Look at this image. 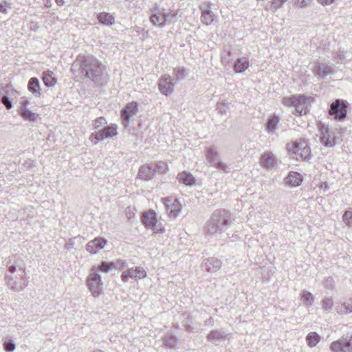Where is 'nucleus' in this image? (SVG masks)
Masks as SVG:
<instances>
[{
	"instance_id": "f257e3e1",
	"label": "nucleus",
	"mask_w": 352,
	"mask_h": 352,
	"mask_svg": "<svg viewBox=\"0 0 352 352\" xmlns=\"http://www.w3.org/2000/svg\"><path fill=\"white\" fill-rule=\"evenodd\" d=\"M105 65L93 56H79L71 66L72 74L80 79L87 78L97 85L107 82Z\"/></svg>"
},
{
	"instance_id": "f03ea898",
	"label": "nucleus",
	"mask_w": 352,
	"mask_h": 352,
	"mask_svg": "<svg viewBox=\"0 0 352 352\" xmlns=\"http://www.w3.org/2000/svg\"><path fill=\"white\" fill-rule=\"evenodd\" d=\"M25 274L24 265L15 262L14 264L8 265L5 278L8 287L14 292L22 291L28 285Z\"/></svg>"
},
{
	"instance_id": "7ed1b4c3",
	"label": "nucleus",
	"mask_w": 352,
	"mask_h": 352,
	"mask_svg": "<svg viewBox=\"0 0 352 352\" xmlns=\"http://www.w3.org/2000/svg\"><path fill=\"white\" fill-rule=\"evenodd\" d=\"M230 223V214L228 210H215L206 223V234L211 236L221 234L226 230Z\"/></svg>"
},
{
	"instance_id": "20e7f679",
	"label": "nucleus",
	"mask_w": 352,
	"mask_h": 352,
	"mask_svg": "<svg viewBox=\"0 0 352 352\" xmlns=\"http://www.w3.org/2000/svg\"><path fill=\"white\" fill-rule=\"evenodd\" d=\"M283 103L285 106L294 107V112L298 115L307 114L309 111V98L304 96L285 97Z\"/></svg>"
},
{
	"instance_id": "39448f33",
	"label": "nucleus",
	"mask_w": 352,
	"mask_h": 352,
	"mask_svg": "<svg viewBox=\"0 0 352 352\" xmlns=\"http://www.w3.org/2000/svg\"><path fill=\"white\" fill-rule=\"evenodd\" d=\"M320 141L327 147H333L342 141L341 133L338 130H330L324 124H320Z\"/></svg>"
},
{
	"instance_id": "423d86ee",
	"label": "nucleus",
	"mask_w": 352,
	"mask_h": 352,
	"mask_svg": "<svg viewBox=\"0 0 352 352\" xmlns=\"http://www.w3.org/2000/svg\"><path fill=\"white\" fill-rule=\"evenodd\" d=\"M87 285L94 297H98L103 290V282L101 276L96 273L95 268H91L87 278Z\"/></svg>"
},
{
	"instance_id": "0eeeda50",
	"label": "nucleus",
	"mask_w": 352,
	"mask_h": 352,
	"mask_svg": "<svg viewBox=\"0 0 352 352\" xmlns=\"http://www.w3.org/2000/svg\"><path fill=\"white\" fill-rule=\"evenodd\" d=\"M347 107L348 102L346 100L336 99L330 105L329 116L335 120L343 121L347 116Z\"/></svg>"
},
{
	"instance_id": "6e6552de",
	"label": "nucleus",
	"mask_w": 352,
	"mask_h": 352,
	"mask_svg": "<svg viewBox=\"0 0 352 352\" xmlns=\"http://www.w3.org/2000/svg\"><path fill=\"white\" fill-rule=\"evenodd\" d=\"M117 126L116 124H111L108 126H104L98 132L92 133L89 139L91 141L95 140L94 144H96L99 141L103 140L105 138L114 137L117 135Z\"/></svg>"
},
{
	"instance_id": "1a4fd4ad",
	"label": "nucleus",
	"mask_w": 352,
	"mask_h": 352,
	"mask_svg": "<svg viewBox=\"0 0 352 352\" xmlns=\"http://www.w3.org/2000/svg\"><path fill=\"white\" fill-rule=\"evenodd\" d=\"M330 349L333 352H352V335L333 342Z\"/></svg>"
},
{
	"instance_id": "9d476101",
	"label": "nucleus",
	"mask_w": 352,
	"mask_h": 352,
	"mask_svg": "<svg viewBox=\"0 0 352 352\" xmlns=\"http://www.w3.org/2000/svg\"><path fill=\"white\" fill-rule=\"evenodd\" d=\"M294 153L297 157H300L305 161H309L311 157V149L307 143L304 140L296 141L293 143Z\"/></svg>"
},
{
	"instance_id": "9b49d317",
	"label": "nucleus",
	"mask_w": 352,
	"mask_h": 352,
	"mask_svg": "<svg viewBox=\"0 0 352 352\" xmlns=\"http://www.w3.org/2000/svg\"><path fill=\"white\" fill-rule=\"evenodd\" d=\"M162 201L170 217H176L181 212L182 207L178 200L168 197L162 198Z\"/></svg>"
},
{
	"instance_id": "f8f14e48",
	"label": "nucleus",
	"mask_w": 352,
	"mask_h": 352,
	"mask_svg": "<svg viewBox=\"0 0 352 352\" xmlns=\"http://www.w3.org/2000/svg\"><path fill=\"white\" fill-rule=\"evenodd\" d=\"M138 107V102H132L126 105L125 107L121 111L122 124L124 127L128 126L130 118L137 114Z\"/></svg>"
},
{
	"instance_id": "ddd939ff",
	"label": "nucleus",
	"mask_w": 352,
	"mask_h": 352,
	"mask_svg": "<svg viewBox=\"0 0 352 352\" xmlns=\"http://www.w3.org/2000/svg\"><path fill=\"white\" fill-rule=\"evenodd\" d=\"M164 18V8L155 7L151 10L150 21L153 25L164 28L166 25Z\"/></svg>"
},
{
	"instance_id": "4468645a",
	"label": "nucleus",
	"mask_w": 352,
	"mask_h": 352,
	"mask_svg": "<svg viewBox=\"0 0 352 352\" xmlns=\"http://www.w3.org/2000/svg\"><path fill=\"white\" fill-rule=\"evenodd\" d=\"M175 84L171 81V77L169 75L161 76L158 82V87L160 92L166 96L171 94L173 91Z\"/></svg>"
},
{
	"instance_id": "2eb2a0df",
	"label": "nucleus",
	"mask_w": 352,
	"mask_h": 352,
	"mask_svg": "<svg viewBox=\"0 0 352 352\" xmlns=\"http://www.w3.org/2000/svg\"><path fill=\"white\" fill-rule=\"evenodd\" d=\"M107 241L102 237H96L88 242L86 245V250L91 254H96L100 250L104 248Z\"/></svg>"
},
{
	"instance_id": "dca6fc26",
	"label": "nucleus",
	"mask_w": 352,
	"mask_h": 352,
	"mask_svg": "<svg viewBox=\"0 0 352 352\" xmlns=\"http://www.w3.org/2000/svg\"><path fill=\"white\" fill-rule=\"evenodd\" d=\"M221 265L222 262L221 260L214 257H210L204 260L201 267L206 272L214 273L221 268Z\"/></svg>"
},
{
	"instance_id": "f3484780",
	"label": "nucleus",
	"mask_w": 352,
	"mask_h": 352,
	"mask_svg": "<svg viewBox=\"0 0 352 352\" xmlns=\"http://www.w3.org/2000/svg\"><path fill=\"white\" fill-rule=\"evenodd\" d=\"M200 9L201 10V22L207 25H210L217 16L211 10L210 5L205 3L200 7Z\"/></svg>"
},
{
	"instance_id": "a211bd4d",
	"label": "nucleus",
	"mask_w": 352,
	"mask_h": 352,
	"mask_svg": "<svg viewBox=\"0 0 352 352\" xmlns=\"http://www.w3.org/2000/svg\"><path fill=\"white\" fill-rule=\"evenodd\" d=\"M155 173L151 163L140 166L138 172V177L141 179L148 181L153 178Z\"/></svg>"
},
{
	"instance_id": "6ab92c4d",
	"label": "nucleus",
	"mask_w": 352,
	"mask_h": 352,
	"mask_svg": "<svg viewBox=\"0 0 352 352\" xmlns=\"http://www.w3.org/2000/svg\"><path fill=\"white\" fill-rule=\"evenodd\" d=\"M142 223L147 229H152L157 227V218L156 213L150 210L143 214L142 218Z\"/></svg>"
},
{
	"instance_id": "aec40b11",
	"label": "nucleus",
	"mask_w": 352,
	"mask_h": 352,
	"mask_svg": "<svg viewBox=\"0 0 352 352\" xmlns=\"http://www.w3.org/2000/svg\"><path fill=\"white\" fill-rule=\"evenodd\" d=\"M337 314L346 315L352 312V295L344 302L337 303L335 307Z\"/></svg>"
},
{
	"instance_id": "412c9836",
	"label": "nucleus",
	"mask_w": 352,
	"mask_h": 352,
	"mask_svg": "<svg viewBox=\"0 0 352 352\" xmlns=\"http://www.w3.org/2000/svg\"><path fill=\"white\" fill-rule=\"evenodd\" d=\"M302 182V175L297 172H290L285 179V183L291 186H298Z\"/></svg>"
},
{
	"instance_id": "4be33fe9",
	"label": "nucleus",
	"mask_w": 352,
	"mask_h": 352,
	"mask_svg": "<svg viewBox=\"0 0 352 352\" xmlns=\"http://www.w3.org/2000/svg\"><path fill=\"white\" fill-rule=\"evenodd\" d=\"M261 162L266 168H272L275 165L276 157L271 152H265L261 156Z\"/></svg>"
},
{
	"instance_id": "5701e85b",
	"label": "nucleus",
	"mask_w": 352,
	"mask_h": 352,
	"mask_svg": "<svg viewBox=\"0 0 352 352\" xmlns=\"http://www.w3.org/2000/svg\"><path fill=\"white\" fill-rule=\"evenodd\" d=\"M42 80L47 87H54L57 82L54 73L50 70L43 72Z\"/></svg>"
},
{
	"instance_id": "b1692460",
	"label": "nucleus",
	"mask_w": 352,
	"mask_h": 352,
	"mask_svg": "<svg viewBox=\"0 0 352 352\" xmlns=\"http://www.w3.org/2000/svg\"><path fill=\"white\" fill-rule=\"evenodd\" d=\"M316 75L320 78H324L332 72V68L326 63H318L316 66Z\"/></svg>"
},
{
	"instance_id": "393cba45",
	"label": "nucleus",
	"mask_w": 352,
	"mask_h": 352,
	"mask_svg": "<svg viewBox=\"0 0 352 352\" xmlns=\"http://www.w3.org/2000/svg\"><path fill=\"white\" fill-rule=\"evenodd\" d=\"M249 67V60L246 57L237 58L234 65V70L236 73H242Z\"/></svg>"
},
{
	"instance_id": "a878e982",
	"label": "nucleus",
	"mask_w": 352,
	"mask_h": 352,
	"mask_svg": "<svg viewBox=\"0 0 352 352\" xmlns=\"http://www.w3.org/2000/svg\"><path fill=\"white\" fill-rule=\"evenodd\" d=\"M179 182L183 183L187 186H192L195 184V179L192 175L188 172H182L178 174L177 177Z\"/></svg>"
},
{
	"instance_id": "bb28decb",
	"label": "nucleus",
	"mask_w": 352,
	"mask_h": 352,
	"mask_svg": "<svg viewBox=\"0 0 352 352\" xmlns=\"http://www.w3.org/2000/svg\"><path fill=\"white\" fill-rule=\"evenodd\" d=\"M166 25L175 23L178 19V12L170 9H164Z\"/></svg>"
},
{
	"instance_id": "cd10ccee",
	"label": "nucleus",
	"mask_w": 352,
	"mask_h": 352,
	"mask_svg": "<svg viewBox=\"0 0 352 352\" xmlns=\"http://www.w3.org/2000/svg\"><path fill=\"white\" fill-rule=\"evenodd\" d=\"M163 344L170 349H175L178 342V339L173 335L167 334L162 338Z\"/></svg>"
},
{
	"instance_id": "c85d7f7f",
	"label": "nucleus",
	"mask_w": 352,
	"mask_h": 352,
	"mask_svg": "<svg viewBox=\"0 0 352 352\" xmlns=\"http://www.w3.org/2000/svg\"><path fill=\"white\" fill-rule=\"evenodd\" d=\"M28 90L34 95L40 94V82L37 78L32 77L28 82Z\"/></svg>"
},
{
	"instance_id": "c756f323",
	"label": "nucleus",
	"mask_w": 352,
	"mask_h": 352,
	"mask_svg": "<svg viewBox=\"0 0 352 352\" xmlns=\"http://www.w3.org/2000/svg\"><path fill=\"white\" fill-rule=\"evenodd\" d=\"M279 121L280 119L276 116L270 118L266 123V130L269 133H274L275 131L278 129Z\"/></svg>"
},
{
	"instance_id": "7c9ffc66",
	"label": "nucleus",
	"mask_w": 352,
	"mask_h": 352,
	"mask_svg": "<svg viewBox=\"0 0 352 352\" xmlns=\"http://www.w3.org/2000/svg\"><path fill=\"white\" fill-rule=\"evenodd\" d=\"M218 152L215 147L212 146L208 148L206 152V158L208 161V163L211 166L215 164L217 160Z\"/></svg>"
},
{
	"instance_id": "2f4dec72",
	"label": "nucleus",
	"mask_w": 352,
	"mask_h": 352,
	"mask_svg": "<svg viewBox=\"0 0 352 352\" xmlns=\"http://www.w3.org/2000/svg\"><path fill=\"white\" fill-rule=\"evenodd\" d=\"M116 264L113 262L102 261L100 265L98 266L94 265L91 268H95L96 270V273H98V272L107 273Z\"/></svg>"
},
{
	"instance_id": "473e14b6",
	"label": "nucleus",
	"mask_w": 352,
	"mask_h": 352,
	"mask_svg": "<svg viewBox=\"0 0 352 352\" xmlns=\"http://www.w3.org/2000/svg\"><path fill=\"white\" fill-rule=\"evenodd\" d=\"M320 337L316 332H310L306 336V342L310 347H314L320 342Z\"/></svg>"
},
{
	"instance_id": "72a5a7b5",
	"label": "nucleus",
	"mask_w": 352,
	"mask_h": 352,
	"mask_svg": "<svg viewBox=\"0 0 352 352\" xmlns=\"http://www.w3.org/2000/svg\"><path fill=\"white\" fill-rule=\"evenodd\" d=\"M334 305L332 297H325L321 301V308L326 313H330Z\"/></svg>"
},
{
	"instance_id": "f704fd0d",
	"label": "nucleus",
	"mask_w": 352,
	"mask_h": 352,
	"mask_svg": "<svg viewBox=\"0 0 352 352\" xmlns=\"http://www.w3.org/2000/svg\"><path fill=\"white\" fill-rule=\"evenodd\" d=\"M226 333L225 331L221 330H212L209 334L207 336V339L209 341H212L214 340H221L226 338Z\"/></svg>"
},
{
	"instance_id": "c9c22d12",
	"label": "nucleus",
	"mask_w": 352,
	"mask_h": 352,
	"mask_svg": "<svg viewBox=\"0 0 352 352\" xmlns=\"http://www.w3.org/2000/svg\"><path fill=\"white\" fill-rule=\"evenodd\" d=\"M98 19L100 23L103 25H112L114 23V17L106 12L100 13L98 14Z\"/></svg>"
},
{
	"instance_id": "e433bc0d",
	"label": "nucleus",
	"mask_w": 352,
	"mask_h": 352,
	"mask_svg": "<svg viewBox=\"0 0 352 352\" xmlns=\"http://www.w3.org/2000/svg\"><path fill=\"white\" fill-rule=\"evenodd\" d=\"M300 299L305 305L309 306L313 305L315 298L311 293L304 290L300 294Z\"/></svg>"
},
{
	"instance_id": "4c0bfd02",
	"label": "nucleus",
	"mask_w": 352,
	"mask_h": 352,
	"mask_svg": "<svg viewBox=\"0 0 352 352\" xmlns=\"http://www.w3.org/2000/svg\"><path fill=\"white\" fill-rule=\"evenodd\" d=\"M153 168H154L155 173H158L160 174L166 173L168 170V166L167 164L162 161L155 162V163H151Z\"/></svg>"
},
{
	"instance_id": "58836bf2",
	"label": "nucleus",
	"mask_w": 352,
	"mask_h": 352,
	"mask_svg": "<svg viewBox=\"0 0 352 352\" xmlns=\"http://www.w3.org/2000/svg\"><path fill=\"white\" fill-rule=\"evenodd\" d=\"M136 276L135 268L132 267L122 273L121 279L124 282H126L129 278H135L136 280Z\"/></svg>"
},
{
	"instance_id": "ea45409f",
	"label": "nucleus",
	"mask_w": 352,
	"mask_h": 352,
	"mask_svg": "<svg viewBox=\"0 0 352 352\" xmlns=\"http://www.w3.org/2000/svg\"><path fill=\"white\" fill-rule=\"evenodd\" d=\"M21 117H22L25 120L35 122L38 118V114L28 109V111H24V113L21 115Z\"/></svg>"
},
{
	"instance_id": "a19ab883",
	"label": "nucleus",
	"mask_w": 352,
	"mask_h": 352,
	"mask_svg": "<svg viewBox=\"0 0 352 352\" xmlns=\"http://www.w3.org/2000/svg\"><path fill=\"white\" fill-rule=\"evenodd\" d=\"M342 220L346 226H352V211H345L342 216Z\"/></svg>"
},
{
	"instance_id": "79ce46f5",
	"label": "nucleus",
	"mask_w": 352,
	"mask_h": 352,
	"mask_svg": "<svg viewBox=\"0 0 352 352\" xmlns=\"http://www.w3.org/2000/svg\"><path fill=\"white\" fill-rule=\"evenodd\" d=\"M212 166L224 173H229L230 171V168L226 164L222 162L217 161L215 164H213Z\"/></svg>"
},
{
	"instance_id": "37998d69",
	"label": "nucleus",
	"mask_w": 352,
	"mask_h": 352,
	"mask_svg": "<svg viewBox=\"0 0 352 352\" xmlns=\"http://www.w3.org/2000/svg\"><path fill=\"white\" fill-rule=\"evenodd\" d=\"M1 102L5 106L6 109L10 110L12 108L13 104L9 97L3 95L0 98Z\"/></svg>"
},
{
	"instance_id": "c03bdc74",
	"label": "nucleus",
	"mask_w": 352,
	"mask_h": 352,
	"mask_svg": "<svg viewBox=\"0 0 352 352\" xmlns=\"http://www.w3.org/2000/svg\"><path fill=\"white\" fill-rule=\"evenodd\" d=\"M136 280L140 279H143L146 276V272L142 267H135Z\"/></svg>"
},
{
	"instance_id": "a18cd8bd",
	"label": "nucleus",
	"mask_w": 352,
	"mask_h": 352,
	"mask_svg": "<svg viewBox=\"0 0 352 352\" xmlns=\"http://www.w3.org/2000/svg\"><path fill=\"white\" fill-rule=\"evenodd\" d=\"M15 348H16V344L11 340H6L3 343V349L6 352H12L14 351Z\"/></svg>"
},
{
	"instance_id": "49530a36",
	"label": "nucleus",
	"mask_w": 352,
	"mask_h": 352,
	"mask_svg": "<svg viewBox=\"0 0 352 352\" xmlns=\"http://www.w3.org/2000/svg\"><path fill=\"white\" fill-rule=\"evenodd\" d=\"M283 7V4L281 3V1L280 0H273L271 2L270 8H265L266 10H272V12L276 11L278 9L281 8Z\"/></svg>"
},
{
	"instance_id": "de8ad7c7",
	"label": "nucleus",
	"mask_w": 352,
	"mask_h": 352,
	"mask_svg": "<svg viewBox=\"0 0 352 352\" xmlns=\"http://www.w3.org/2000/svg\"><path fill=\"white\" fill-rule=\"evenodd\" d=\"M107 124L106 119L104 117H100L95 120L94 121V129H98L101 127H104V126Z\"/></svg>"
},
{
	"instance_id": "09e8293b",
	"label": "nucleus",
	"mask_w": 352,
	"mask_h": 352,
	"mask_svg": "<svg viewBox=\"0 0 352 352\" xmlns=\"http://www.w3.org/2000/svg\"><path fill=\"white\" fill-rule=\"evenodd\" d=\"M173 71L178 79H183L186 76V70L184 67H176Z\"/></svg>"
},
{
	"instance_id": "8fccbe9b",
	"label": "nucleus",
	"mask_w": 352,
	"mask_h": 352,
	"mask_svg": "<svg viewBox=\"0 0 352 352\" xmlns=\"http://www.w3.org/2000/svg\"><path fill=\"white\" fill-rule=\"evenodd\" d=\"M30 102L28 100H24L21 102H20V107L19 109V114L21 116L22 113H24V111H26L28 110L27 107L29 105Z\"/></svg>"
},
{
	"instance_id": "3c124183",
	"label": "nucleus",
	"mask_w": 352,
	"mask_h": 352,
	"mask_svg": "<svg viewBox=\"0 0 352 352\" xmlns=\"http://www.w3.org/2000/svg\"><path fill=\"white\" fill-rule=\"evenodd\" d=\"M294 4L301 8L307 7L311 0H294Z\"/></svg>"
},
{
	"instance_id": "603ef678",
	"label": "nucleus",
	"mask_w": 352,
	"mask_h": 352,
	"mask_svg": "<svg viewBox=\"0 0 352 352\" xmlns=\"http://www.w3.org/2000/svg\"><path fill=\"white\" fill-rule=\"evenodd\" d=\"M152 229L155 230V234L164 233L165 232L164 228L160 223H157V227H155Z\"/></svg>"
},
{
	"instance_id": "864d4df0",
	"label": "nucleus",
	"mask_w": 352,
	"mask_h": 352,
	"mask_svg": "<svg viewBox=\"0 0 352 352\" xmlns=\"http://www.w3.org/2000/svg\"><path fill=\"white\" fill-rule=\"evenodd\" d=\"M336 0H318V1L322 6L330 5L334 3Z\"/></svg>"
},
{
	"instance_id": "5fc2aeb1",
	"label": "nucleus",
	"mask_w": 352,
	"mask_h": 352,
	"mask_svg": "<svg viewBox=\"0 0 352 352\" xmlns=\"http://www.w3.org/2000/svg\"><path fill=\"white\" fill-rule=\"evenodd\" d=\"M214 324V320L212 317H210L208 319H207L206 321H205V324L206 325H209V326H212Z\"/></svg>"
},
{
	"instance_id": "6e6d98bb",
	"label": "nucleus",
	"mask_w": 352,
	"mask_h": 352,
	"mask_svg": "<svg viewBox=\"0 0 352 352\" xmlns=\"http://www.w3.org/2000/svg\"><path fill=\"white\" fill-rule=\"evenodd\" d=\"M7 12V6L1 3H0V12L6 13Z\"/></svg>"
},
{
	"instance_id": "4d7b16f0",
	"label": "nucleus",
	"mask_w": 352,
	"mask_h": 352,
	"mask_svg": "<svg viewBox=\"0 0 352 352\" xmlns=\"http://www.w3.org/2000/svg\"><path fill=\"white\" fill-rule=\"evenodd\" d=\"M45 1V6L47 8H50L52 5V0H43Z\"/></svg>"
},
{
	"instance_id": "13d9d810",
	"label": "nucleus",
	"mask_w": 352,
	"mask_h": 352,
	"mask_svg": "<svg viewBox=\"0 0 352 352\" xmlns=\"http://www.w3.org/2000/svg\"><path fill=\"white\" fill-rule=\"evenodd\" d=\"M55 1H56V4H57L58 6H63V4H64V3H65L64 0H55Z\"/></svg>"
},
{
	"instance_id": "bf43d9fd",
	"label": "nucleus",
	"mask_w": 352,
	"mask_h": 352,
	"mask_svg": "<svg viewBox=\"0 0 352 352\" xmlns=\"http://www.w3.org/2000/svg\"><path fill=\"white\" fill-rule=\"evenodd\" d=\"M120 261H118L117 263H118V264H120ZM121 262H122V266H121L120 268V269H122V268H124V261H121Z\"/></svg>"
},
{
	"instance_id": "052dcab7",
	"label": "nucleus",
	"mask_w": 352,
	"mask_h": 352,
	"mask_svg": "<svg viewBox=\"0 0 352 352\" xmlns=\"http://www.w3.org/2000/svg\"><path fill=\"white\" fill-rule=\"evenodd\" d=\"M222 111H225L224 109H220V111L222 113Z\"/></svg>"
}]
</instances>
